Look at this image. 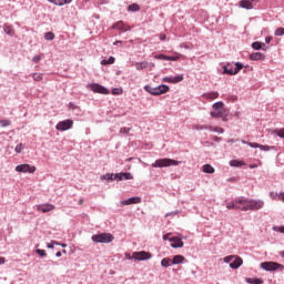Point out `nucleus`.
I'll use <instances>...</instances> for the list:
<instances>
[{
  "mask_svg": "<svg viewBox=\"0 0 284 284\" xmlns=\"http://www.w3.org/2000/svg\"><path fill=\"white\" fill-rule=\"evenodd\" d=\"M170 243H171V247H173V250H179V247H183L184 243L183 240L179 236H172L169 239Z\"/></svg>",
  "mask_w": 284,
  "mask_h": 284,
  "instance_id": "f8f14e48",
  "label": "nucleus"
},
{
  "mask_svg": "<svg viewBox=\"0 0 284 284\" xmlns=\"http://www.w3.org/2000/svg\"><path fill=\"white\" fill-rule=\"evenodd\" d=\"M33 63H39L41 61V55H34L32 58Z\"/></svg>",
  "mask_w": 284,
  "mask_h": 284,
  "instance_id": "5fc2aeb1",
  "label": "nucleus"
},
{
  "mask_svg": "<svg viewBox=\"0 0 284 284\" xmlns=\"http://www.w3.org/2000/svg\"><path fill=\"white\" fill-rule=\"evenodd\" d=\"M260 267L265 272H276V270H283V264L278 262H262Z\"/></svg>",
  "mask_w": 284,
  "mask_h": 284,
  "instance_id": "39448f33",
  "label": "nucleus"
},
{
  "mask_svg": "<svg viewBox=\"0 0 284 284\" xmlns=\"http://www.w3.org/2000/svg\"><path fill=\"white\" fill-rule=\"evenodd\" d=\"M176 214H179V211L169 212L165 214V216H176Z\"/></svg>",
  "mask_w": 284,
  "mask_h": 284,
  "instance_id": "bf43d9fd",
  "label": "nucleus"
},
{
  "mask_svg": "<svg viewBox=\"0 0 284 284\" xmlns=\"http://www.w3.org/2000/svg\"><path fill=\"white\" fill-rule=\"evenodd\" d=\"M0 125H1V128H8V126L12 125V121H10V120H0Z\"/></svg>",
  "mask_w": 284,
  "mask_h": 284,
  "instance_id": "e433bc0d",
  "label": "nucleus"
},
{
  "mask_svg": "<svg viewBox=\"0 0 284 284\" xmlns=\"http://www.w3.org/2000/svg\"><path fill=\"white\" fill-rule=\"evenodd\" d=\"M183 261H185V256L174 255L171 263H172V265H181V263H183Z\"/></svg>",
  "mask_w": 284,
  "mask_h": 284,
  "instance_id": "6ab92c4d",
  "label": "nucleus"
},
{
  "mask_svg": "<svg viewBox=\"0 0 284 284\" xmlns=\"http://www.w3.org/2000/svg\"><path fill=\"white\" fill-rule=\"evenodd\" d=\"M54 245H59L58 241H51V243H49L47 245L48 250H54Z\"/></svg>",
  "mask_w": 284,
  "mask_h": 284,
  "instance_id": "49530a36",
  "label": "nucleus"
},
{
  "mask_svg": "<svg viewBox=\"0 0 284 284\" xmlns=\"http://www.w3.org/2000/svg\"><path fill=\"white\" fill-rule=\"evenodd\" d=\"M141 203V196H132L121 201V205H136Z\"/></svg>",
  "mask_w": 284,
  "mask_h": 284,
  "instance_id": "ddd939ff",
  "label": "nucleus"
},
{
  "mask_svg": "<svg viewBox=\"0 0 284 284\" xmlns=\"http://www.w3.org/2000/svg\"><path fill=\"white\" fill-rule=\"evenodd\" d=\"M193 130H197V131H201V130H212V126L211 125H206V124H195L193 125Z\"/></svg>",
  "mask_w": 284,
  "mask_h": 284,
  "instance_id": "c85d7f7f",
  "label": "nucleus"
},
{
  "mask_svg": "<svg viewBox=\"0 0 284 284\" xmlns=\"http://www.w3.org/2000/svg\"><path fill=\"white\" fill-rule=\"evenodd\" d=\"M233 258L234 261L230 263V267L231 270H239V267L243 265V258H241L240 256H234Z\"/></svg>",
  "mask_w": 284,
  "mask_h": 284,
  "instance_id": "4468645a",
  "label": "nucleus"
},
{
  "mask_svg": "<svg viewBox=\"0 0 284 284\" xmlns=\"http://www.w3.org/2000/svg\"><path fill=\"white\" fill-rule=\"evenodd\" d=\"M72 125H74V121L70 119L63 120L55 125V130H59L60 132H65L67 130H71Z\"/></svg>",
  "mask_w": 284,
  "mask_h": 284,
  "instance_id": "9d476101",
  "label": "nucleus"
},
{
  "mask_svg": "<svg viewBox=\"0 0 284 284\" xmlns=\"http://www.w3.org/2000/svg\"><path fill=\"white\" fill-rule=\"evenodd\" d=\"M145 92L152 94V97H161V94H168L170 92V85L160 84L158 87H152L150 84L144 85Z\"/></svg>",
  "mask_w": 284,
  "mask_h": 284,
  "instance_id": "f257e3e1",
  "label": "nucleus"
},
{
  "mask_svg": "<svg viewBox=\"0 0 284 284\" xmlns=\"http://www.w3.org/2000/svg\"><path fill=\"white\" fill-rule=\"evenodd\" d=\"M251 47L253 48V50H261L262 47V42L260 41H255L251 44Z\"/></svg>",
  "mask_w": 284,
  "mask_h": 284,
  "instance_id": "ea45409f",
  "label": "nucleus"
},
{
  "mask_svg": "<svg viewBox=\"0 0 284 284\" xmlns=\"http://www.w3.org/2000/svg\"><path fill=\"white\" fill-rule=\"evenodd\" d=\"M213 141L215 143H221L222 139L215 135V136H213Z\"/></svg>",
  "mask_w": 284,
  "mask_h": 284,
  "instance_id": "052dcab7",
  "label": "nucleus"
},
{
  "mask_svg": "<svg viewBox=\"0 0 284 284\" xmlns=\"http://www.w3.org/2000/svg\"><path fill=\"white\" fill-rule=\"evenodd\" d=\"M43 73H33V81H42Z\"/></svg>",
  "mask_w": 284,
  "mask_h": 284,
  "instance_id": "79ce46f5",
  "label": "nucleus"
},
{
  "mask_svg": "<svg viewBox=\"0 0 284 284\" xmlns=\"http://www.w3.org/2000/svg\"><path fill=\"white\" fill-rule=\"evenodd\" d=\"M235 205H247V201H250L248 199H245V197H239V199H235Z\"/></svg>",
  "mask_w": 284,
  "mask_h": 284,
  "instance_id": "7c9ffc66",
  "label": "nucleus"
},
{
  "mask_svg": "<svg viewBox=\"0 0 284 284\" xmlns=\"http://www.w3.org/2000/svg\"><path fill=\"white\" fill-rule=\"evenodd\" d=\"M275 37H283L284 34V28L280 27L274 31Z\"/></svg>",
  "mask_w": 284,
  "mask_h": 284,
  "instance_id": "a19ab883",
  "label": "nucleus"
},
{
  "mask_svg": "<svg viewBox=\"0 0 284 284\" xmlns=\"http://www.w3.org/2000/svg\"><path fill=\"white\" fill-rule=\"evenodd\" d=\"M203 172L205 174H214L215 170H214V166H212L211 164H204Z\"/></svg>",
  "mask_w": 284,
  "mask_h": 284,
  "instance_id": "5701e85b",
  "label": "nucleus"
},
{
  "mask_svg": "<svg viewBox=\"0 0 284 284\" xmlns=\"http://www.w3.org/2000/svg\"><path fill=\"white\" fill-rule=\"evenodd\" d=\"M183 79H184L183 74L171 77V83H181Z\"/></svg>",
  "mask_w": 284,
  "mask_h": 284,
  "instance_id": "473e14b6",
  "label": "nucleus"
},
{
  "mask_svg": "<svg viewBox=\"0 0 284 284\" xmlns=\"http://www.w3.org/2000/svg\"><path fill=\"white\" fill-rule=\"evenodd\" d=\"M36 254H38L40 258H45V256H48V253H45V250H41V248H37Z\"/></svg>",
  "mask_w": 284,
  "mask_h": 284,
  "instance_id": "f704fd0d",
  "label": "nucleus"
},
{
  "mask_svg": "<svg viewBox=\"0 0 284 284\" xmlns=\"http://www.w3.org/2000/svg\"><path fill=\"white\" fill-rule=\"evenodd\" d=\"M277 136H280V139H284V129H280L277 131Z\"/></svg>",
  "mask_w": 284,
  "mask_h": 284,
  "instance_id": "6e6d98bb",
  "label": "nucleus"
},
{
  "mask_svg": "<svg viewBox=\"0 0 284 284\" xmlns=\"http://www.w3.org/2000/svg\"><path fill=\"white\" fill-rule=\"evenodd\" d=\"M166 61H179V55H168Z\"/></svg>",
  "mask_w": 284,
  "mask_h": 284,
  "instance_id": "8fccbe9b",
  "label": "nucleus"
},
{
  "mask_svg": "<svg viewBox=\"0 0 284 284\" xmlns=\"http://www.w3.org/2000/svg\"><path fill=\"white\" fill-rule=\"evenodd\" d=\"M230 165L231 168H242V165H245V162L241 160H231Z\"/></svg>",
  "mask_w": 284,
  "mask_h": 284,
  "instance_id": "b1692460",
  "label": "nucleus"
},
{
  "mask_svg": "<svg viewBox=\"0 0 284 284\" xmlns=\"http://www.w3.org/2000/svg\"><path fill=\"white\" fill-rule=\"evenodd\" d=\"M168 39V37L165 34H160V41H165Z\"/></svg>",
  "mask_w": 284,
  "mask_h": 284,
  "instance_id": "e2e57ef3",
  "label": "nucleus"
},
{
  "mask_svg": "<svg viewBox=\"0 0 284 284\" xmlns=\"http://www.w3.org/2000/svg\"><path fill=\"white\" fill-rule=\"evenodd\" d=\"M265 43H267V44L272 43V37H266L265 38Z\"/></svg>",
  "mask_w": 284,
  "mask_h": 284,
  "instance_id": "680f3d73",
  "label": "nucleus"
},
{
  "mask_svg": "<svg viewBox=\"0 0 284 284\" xmlns=\"http://www.w3.org/2000/svg\"><path fill=\"white\" fill-rule=\"evenodd\" d=\"M258 149L263 152H270V150H274V146L260 144Z\"/></svg>",
  "mask_w": 284,
  "mask_h": 284,
  "instance_id": "4c0bfd02",
  "label": "nucleus"
},
{
  "mask_svg": "<svg viewBox=\"0 0 284 284\" xmlns=\"http://www.w3.org/2000/svg\"><path fill=\"white\" fill-rule=\"evenodd\" d=\"M251 61H265V54L261 52H253L250 54Z\"/></svg>",
  "mask_w": 284,
  "mask_h": 284,
  "instance_id": "2eb2a0df",
  "label": "nucleus"
},
{
  "mask_svg": "<svg viewBox=\"0 0 284 284\" xmlns=\"http://www.w3.org/2000/svg\"><path fill=\"white\" fill-rule=\"evenodd\" d=\"M261 45H262L261 50H264V51H266V50H267V45H266L265 43H263V42H262V44H261Z\"/></svg>",
  "mask_w": 284,
  "mask_h": 284,
  "instance_id": "338daca9",
  "label": "nucleus"
},
{
  "mask_svg": "<svg viewBox=\"0 0 284 284\" xmlns=\"http://www.w3.org/2000/svg\"><path fill=\"white\" fill-rule=\"evenodd\" d=\"M226 209L227 210H235L236 209V202L235 200L233 202L226 203Z\"/></svg>",
  "mask_w": 284,
  "mask_h": 284,
  "instance_id": "37998d69",
  "label": "nucleus"
},
{
  "mask_svg": "<svg viewBox=\"0 0 284 284\" xmlns=\"http://www.w3.org/2000/svg\"><path fill=\"white\" fill-rule=\"evenodd\" d=\"M149 63L148 61H143V62H136L135 63V69L141 71V70H145V68H148Z\"/></svg>",
  "mask_w": 284,
  "mask_h": 284,
  "instance_id": "393cba45",
  "label": "nucleus"
},
{
  "mask_svg": "<svg viewBox=\"0 0 284 284\" xmlns=\"http://www.w3.org/2000/svg\"><path fill=\"white\" fill-rule=\"evenodd\" d=\"M49 3H53V6H68V3H72V0H48Z\"/></svg>",
  "mask_w": 284,
  "mask_h": 284,
  "instance_id": "412c9836",
  "label": "nucleus"
},
{
  "mask_svg": "<svg viewBox=\"0 0 284 284\" xmlns=\"http://www.w3.org/2000/svg\"><path fill=\"white\" fill-rule=\"evenodd\" d=\"M278 199L284 202V192L280 193Z\"/></svg>",
  "mask_w": 284,
  "mask_h": 284,
  "instance_id": "69168bd1",
  "label": "nucleus"
},
{
  "mask_svg": "<svg viewBox=\"0 0 284 284\" xmlns=\"http://www.w3.org/2000/svg\"><path fill=\"white\" fill-rule=\"evenodd\" d=\"M222 121L227 122V111H223L222 116L220 118Z\"/></svg>",
  "mask_w": 284,
  "mask_h": 284,
  "instance_id": "864d4df0",
  "label": "nucleus"
},
{
  "mask_svg": "<svg viewBox=\"0 0 284 284\" xmlns=\"http://www.w3.org/2000/svg\"><path fill=\"white\" fill-rule=\"evenodd\" d=\"M87 88L94 92L95 94H110V89L99 84V83H90L87 85Z\"/></svg>",
  "mask_w": 284,
  "mask_h": 284,
  "instance_id": "0eeeda50",
  "label": "nucleus"
},
{
  "mask_svg": "<svg viewBox=\"0 0 284 284\" xmlns=\"http://www.w3.org/2000/svg\"><path fill=\"white\" fill-rule=\"evenodd\" d=\"M213 132H216L217 134H223V132H225V130H223V128H221V126H215L213 129Z\"/></svg>",
  "mask_w": 284,
  "mask_h": 284,
  "instance_id": "09e8293b",
  "label": "nucleus"
},
{
  "mask_svg": "<svg viewBox=\"0 0 284 284\" xmlns=\"http://www.w3.org/2000/svg\"><path fill=\"white\" fill-rule=\"evenodd\" d=\"M132 258L134 261H150V258H152V253L146 251L134 252L131 257H128L129 261H132Z\"/></svg>",
  "mask_w": 284,
  "mask_h": 284,
  "instance_id": "423d86ee",
  "label": "nucleus"
},
{
  "mask_svg": "<svg viewBox=\"0 0 284 284\" xmlns=\"http://www.w3.org/2000/svg\"><path fill=\"white\" fill-rule=\"evenodd\" d=\"M23 151V143H19L16 149H14V152L17 154H21V152Z\"/></svg>",
  "mask_w": 284,
  "mask_h": 284,
  "instance_id": "c03bdc74",
  "label": "nucleus"
},
{
  "mask_svg": "<svg viewBox=\"0 0 284 284\" xmlns=\"http://www.w3.org/2000/svg\"><path fill=\"white\" fill-rule=\"evenodd\" d=\"M240 8H243L244 10H252L254 8V4H252L250 0H241Z\"/></svg>",
  "mask_w": 284,
  "mask_h": 284,
  "instance_id": "a211bd4d",
  "label": "nucleus"
},
{
  "mask_svg": "<svg viewBox=\"0 0 284 284\" xmlns=\"http://www.w3.org/2000/svg\"><path fill=\"white\" fill-rule=\"evenodd\" d=\"M39 212H43V214L48 212H52L54 210V206L52 204H43L38 206Z\"/></svg>",
  "mask_w": 284,
  "mask_h": 284,
  "instance_id": "f3484780",
  "label": "nucleus"
},
{
  "mask_svg": "<svg viewBox=\"0 0 284 284\" xmlns=\"http://www.w3.org/2000/svg\"><path fill=\"white\" fill-rule=\"evenodd\" d=\"M134 176L130 172L114 173V181H132Z\"/></svg>",
  "mask_w": 284,
  "mask_h": 284,
  "instance_id": "9b49d317",
  "label": "nucleus"
},
{
  "mask_svg": "<svg viewBox=\"0 0 284 284\" xmlns=\"http://www.w3.org/2000/svg\"><path fill=\"white\" fill-rule=\"evenodd\" d=\"M172 165H181L180 161L172 160L170 158L159 159L151 164L152 168H170Z\"/></svg>",
  "mask_w": 284,
  "mask_h": 284,
  "instance_id": "7ed1b4c3",
  "label": "nucleus"
},
{
  "mask_svg": "<svg viewBox=\"0 0 284 284\" xmlns=\"http://www.w3.org/2000/svg\"><path fill=\"white\" fill-rule=\"evenodd\" d=\"M112 29H113V30H120V32H128V30H130V29H126V28H125V23H123V21H118V22H115V23L112 26Z\"/></svg>",
  "mask_w": 284,
  "mask_h": 284,
  "instance_id": "dca6fc26",
  "label": "nucleus"
},
{
  "mask_svg": "<svg viewBox=\"0 0 284 284\" xmlns=\"http://www.w3.org/2000/svg\"><path fill=\"white\" fill-rule=\"evenodd\" d=\"M265 202L263 200H248L247 204L243 206V212H256L263 210Z\"/></svg>",
  "mask_w": 284,
  "mask_h": 284,
  "instance_id": "f03ea898",
  "label": "nucleus"
},
{
  "mask_svg": "<svg viewBox=\"0 0 284 284\" xmlns=\"http://www.w3.org/2000/svg\"><path fill=\"white\" fill-rule=\"evenodd\" d=\"M93 243H112L114 235L111 233H99L91 236Z\"/></svg>",
  "mask_w": 284,
  "mask_h": 284,
  "instance_id": "20e7f679",
  "label": "nucleus"
},
{
  "mask_svg": "<svg viewBox=\"0 0 284 284\" xmlns=\"http://www.w3.org/2000/svg\"><path fill=\"white\" fill-rule=\"evenodd\" d=\"M45 41H54V32L48 31L44 33Z\"/></svg>",
  "mask_w": 284,
  "mask_h": 284,
  "instance_id": "72a5a7b5",
  "label": "nucleus"
},
{
  "mask_svg": "<svg viewBox=\"0 0 284 284\" xmlns=\"http://www.w3.org/2000/svg\"><path fill=\"white\" fill-rule=\"evenodd\" d=\"M172 260L168 258V257H164L162 261H161V266L162 267H170V263H171Z\"/></svg>",
  "mask_w": 284,
  "mask_h": 284,
  "instance_id": "c9c22d12",
  "label": "nucleus"
},
{
  "mask_svg": "<svg viewBox=\"0 0 284 284\" xmlns=\"http://www.w3.org/2000/svg\"><path fill=\"white\" fill-rule=\"evenodd\" d=\"M170 241V233L163 235V241Z\"/></svg>",
  "mask_w": 284,
  "mask_h": 284,
  "instance_id": "0e129e2a",
  "label": "nucleus"
},
{
  "mask_svg": "<svg viewBox=\"0 0 284 284\" xmlns=\"http://www.w3.org/2000/svg\"><path fill=\"white\" fill-rule=\"evenodd\" d=\"M3 31L6 32V34H9V37H12V34H14V29H12V26L9 24L3 26Z\"/></svg>",
  "mask_w": 284,
  "mask_h": 284,
  "instance_id": "bb28decb",
  "label": "nucleus"
},
{
  "mask_svg": "<svg viewBox=\"0 0 284 284\" xmlns=\"http://www.w3.org/2000/svg\"><path fill=\"white\" fill-rule=\"evenodd\" d=\"M154 59H158V61H168V55L160 53V54H155Z\"/></svg>",
  "mask_w": 284,
  "mask_h": 284,
  "instance_id": "58836bf2",
  "label": "nucleus"
},
{
  "mask_svg": "<svg viewBox=\"0 0 284 284\" xmlns=\"http://www.w3.org/2000/svg\"><path fill=\"white\" fill-rule=\"evenodd\" d=\"M130 132V128H121L120 134H128Z\"/></svg>",
  "mask_w": 284,
  "mask_h": 284,
  "instance_id": "603ef678",
  "label": "nucleus"
},
{
  "mask_svg": "<svg viewBox=\"0 0 284 284\" xmlns=\"http://www.w3.org/2000/svg\"><path fill=\"white\" fill-rule=\"evenodd\" d=\"M114 61H116V58L109 57V59L101 60V65H113Z\"/></svg>",
  "mask_w": 284,
  "mask_h": 284,
  "instance_id": "4be33fe9",
  "label": "nucleus"
},
{
  "mask_svg": "<svg viewBox=\"0 0 284 284\" xmlns=\"http://www.w3.org/2000/svg\"><path fill=\"white\" fill-rule=\"evenodd\" d=\"M101 181H114V173H106L101 175Z\"/></svg>",
  "mask_w": 284,
  "mask_h": 284,
  "instance_id": "c756f323",
  "label": "nucleus"
},
{
  "mask_svg": "<svg viewBox=\"0 0 284 284\" xmlns=\"http://www.w3.org/2000/svg\"><path fill=\"white\" fill-rule=\"evenodd\" d=\"M224 263H232L234 261V255H229L223 258Z\"/></svg>",
  "mask_w": 284,
  "mask_h": 284,
  "instance_id": "de8ad7c7",
  "label": "nucleus"
},
{
  "mask_svg": "<svg viewBox=\"0 0 284 284\" xmlns=\"http://www.w3.org/2000/svg\"><path fill=\"white\" fill-rule=\"evenodd\" d=\"M212 108L215 111L225 112V110L223 109V108H225V103H223V101H217V102L213 103Z\"/></svg>",
  "mask_w": 284,
  "mask_h": 284,
  "instance_id": "aec40b11",
  "label": "nucleus"
},
{
  "mask_svg": "<svg viewBox=\"0 0 284 284\" xmlns=\"http://www.w3.org/2000/svg\"><path fill=\"white\" fill-rule=\"evenodd\" d=\"M16 172H20L22 174H34V172H37V168L31 166L30 164H20L16 166Z\"/></svg>",
  "mask_w": 284,
  "mask_h": 284,
  "instance_id": "1a4fd4ad",
  "label": "nucleus"
},
{
  "mask_svg": "<svg viewBox=\"0 0 284 284\" xmlns=\"http://www.w3.org/2000/svg\"><path fill=\"white\" fill-rule=\"evenodd\" d=\"M273 232H280V234H284V226H273Z\"/></svg>",
  "mask_w": 284,
  "mask_h": 284,
  "instance_id": "a18cd8bd",
  "label": "nucleus"
},
{
  "mask_svg": "<svg viewBox=\"0 0 284 284\" xmlns=\"http://www.w3.org/2000/svg\"><path fill=\"white\" fill-rule=\"evenodd\" d=\"M235 68L234 70H229L227 65H223V74H229V77H234L235 74H239L243 68H245V64L243 62H235L234 63Z\"/></svg>",
  "mask_w": 284,
  "mask_h": 284,
  "instance_id": "6e6552de",
  "label": "nucleus"
},
{
  "mask_svg": "<svg viewBox=\"0 0 284 284\" xmlns=\"http://www.w3.org/2000/svg\"><path fill=\"white\" fill-rule=\"evenodd\" d=\"M209 99H219V92L209 93Z\"/></svg>",
  "mask_w": 284,
  "mask_h": 284,
  "instance_id": "3c124183",
  "label": "nucleus"
},
{
  "mask_svg": "<svg viewBox=\"0 0 284 284\" xmlns=\"http://www.w3.org/2000/svg\"><path fill=\"white\" fill-rule=\"evenodd\" d=\"M247 145L250 148H254V149L260 148V144L258 143H254V142H250V143H247Z\"/></svg>",
  "mask_w": 284,
  "mask_h": 284,
  "instance_id": "4d7b16f0",
  "label": "nucleus"
},
{
  "mask_svg": "<svg viewBox=\"0 0 284 284\" xmlns=\"http://www.w3.org/2000/svg\"><path fill=\"white\" fill-rule=\"evenodd\" d=\"M246 283H248V284H263V281L258 277H254V278L247 277Z\"/></svg>",
  "mask_w": 284,
  "mask_h": 284,
  "instance_id": "cd10ccee",
  "label": "nucleus"
},
{
  "mask_svg": "<svg viewBox=\"0 0 284 284\" xmlns=\"http://www.w3.org/2000/svg\"><path fill=\"white\" fill-rule=\"evenodd\" d=\"M164 83H172V77H165L162 80Z\"/></svg>",
  "mask_w": 284,
  "mask_h": 284,
  "instance_id": "13d9d810",
  "label": "nucleus"
},
{
  "mask_svg": "<svg viewBox=\"0 0 284 284\" xmlns=\"http://www.w3.org/2000/svg\"><path fill=\"white\" fill-rule=\"evenodd\" d=\"M139 10H141V6L138 3H132L128 7L129 12H139Z\"/></svg>",
  "mask_w": 284,
  "mask_h": 284,
  "instance_id": "a878e982",
  "label": "nucleus"
},
{
  "mask_svg": "<svg viewBox=\"0 0 284 284\" xmlns=\"http://www.w3.org/2000/svg\"><path fill=\"white\" fill-rule=\"evenodd\" d=\"M224 111H211L210 114L212 119H221L223 116Z\"/></svg>",
  "mask_w": 284,
  "mask_h": 284,
  "instance_id": "2f4dec72",
  "label": "nucleus"
},
{
  "mask_svg": "<svg viewBox=\"0 0 284 284\" xmlns=\"http://www.w3.org/2000/svg\"><path fill=\"white\" fill-rule=\"evenodd\" d=\"M112 94H120V93H119V89H116V88L113 89V90H112Z\"/></svg>",
  "mask_w": 284,
  "mask_h": 284,
  "instance_id": "774afa93",
  "label": "nucleus"
}]
</instances>
